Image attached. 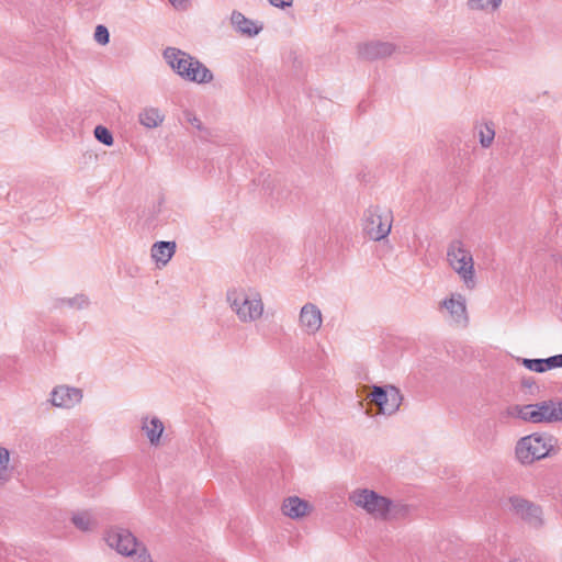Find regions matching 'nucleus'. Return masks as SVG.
Listing matches in <instances>:
<instances>
[{"label": "nucleus", "mask_w": 562, "mask_h": 562, "mask_svg": "<svg viewBox=\"0 0 562 562\" xmlns=\"http://www.w3.org/2000/svg\"><path fill=\"white\" fill-rule=\"evenodd\" d=\"M502 0H469L468 7L471 10H484L487 8L495 9L501 4Z\"/></svg>", "instance_id": "obj_26"}, {"label": "nucleus", "mask_w": 562, "mask_h": 562, "mask_svg": "<svg viewBox=\"0 0 562 562\" xmlns=\"http://www.w3.org/2000/svg\"><path fill=\"white\" fill-rule=\"evenodd\" d=\"M495 136V131L492 126L485 125L483 130L480 131V143L482 147H490Z\"/></svg>", "instance_id": "obj_27"}, {"label": "nucleus", "mask_w": 562, "mask_h": 562, "mask_svg": "<svg viewBox=\"0 0 562 562\" xmlns=\"http://www.w3.org/2000/svg\"><path fill=\"white\" fill-rule=\"evenodd\" d=\"M350 499L359 507L366 509L376 518L387 519L391 499L379 495L371 490H357L350 495Z\"/></svg>", "instance_id": "obj_7"}, {"label": "nucleus", "mask_w": 562, "mask_h": 562, "mask_svg": "<svg viewBox=\"0 0 562 562\" xmlns=\"http://www.w3.org/2000/svg\"><path fill=\"white\" fill-rule=\"evenodd\" d=\"M558 439L549 432H533L517 441L515 453L521 464H531L554 452Z\"/></svg>", "instance_id": "obj_2"}, {"label": "nucleus", "mask_w": 562, "mask_h": 562, "mask_svg": "<svg viewBox=\"0 0 562 562\" xmlns=\"http://www.w3.org/2000/svg\"><path fill=\"white\" fill-rule=\"evenodd\" d=\"M541 424L562 422V400H548L536 403Z\"/></svg>", "instance_id": "obj_13"}, {"label": "nucleus", "mask_w": 562, "mask_h": 562, "mask_svg": "<svg viewBox=\"0 0 562 562\" xmlns=\"http://www.w3.org/2000/svg\"><path fill=\"white\" fill-rule=\"evenodd\" d=\"M509 503L514 513L529 525L538 527L542 524L539 506L519 496H512Z\"/></svg>", "instance_id": "obj_9"}, {"label": "nucleus", "mask_w": 562, "mask_h": 562, "mask_svg": "<svg viewBox=\"0 0 562 562\" xmlns=\"http://www.w3.org/2000/svg\"><path fill=\"white\" fill-rule=\"evenodd\" d=\"M82 400V391L77 387L59 385L50 393V403L56 407L71 408Z\"/></svg>", "instance_id": "obj_10"}, {"label": "nucleus", "mask_w": 562, "mask_h": 562, "mask_svg": "<svg viewBox=\"0 0 562 562\" xmlns=\"http://www.w3.org/2000/svg\"><path fill=\"white\" fill-rule=\"evenodd\" d=\"M394 49V45L389 42H369L359 45L358 53L363 59L374 60L392 55Z\"/></svg>", "instance_id": "obj_12"}, {"label": "nucleus", "mask_w": 562, "mask_h": 562, "mask_svg": "<svg viewBox=\"0 0 562 562\" xmlns=\"http://www.w3.org/2000/svg\"><path fill=\"white\" fill-rule=\"evenodd\" d=\"M522 364L530 371L546 372L551 369L562 368V353L544 359H522Z\"/></svg>", "instance_id": "obj_16"}, {"label": "nucleus", "mask_w": 562, "mask_h": 562, "mask_svg": "<svg viewBox=\"0 0 562 562\" xmlns=\"http://www.w3.org/2000/svg\"><path fill=\"white\" fill-rule=\"evenodd\" d=\"M409 506L401 503L391 501L390 509L387 510V519H401L408 515Z\"/></svg>", "instance_id": "obj_23"}, {"label": "nucleus", "mask_w": 562, "mask_h": 562, "mask_svg": "<svg viewBox=\"0 0 562 562\" xmlns=\"http://www.w3.org/2000/svg\"><path fill=\"white\" fill-rule=\"evenodd\" d=\"M105 541L122 555L131 557L137 562H151L145 546L128 529L121 527L109 529Z\"/></svg>", "instance_id": "obj_3"}, {"label": "nucleus", "mask_w": 562, "mask_h": 562, "mask_svg": "<svg viewBox=\"0 0 562 562\" xmlns=\"http://www.w3.org/2000/svg\"><path fill=\"white\" fill-rule=\"evenodd\" d=\"M300 324L308 334H315L322 326L321 310L312 303H306L300 313Z\"/></svg>", "instance_id": "obj_14"}, {"label": "nucleus", "mask_w": 562, "mask_h": 562, "mask_svg": "<svg viewBox=\"0 0 562 562\" xmlns=\"http://www.w3.org/2000/svg\"><path fill=\"white\" fill-rule=\"evenodd\" d=\"M59 302L61 304H67L70 307H75L78 310H82L89 306V299L85 294H77L70 299H60Z\"/></svg>", "instance_id": "obj_25"}, {"label": "nucleus", "mask_w": 562, "mask_h": 562, "mask_svg": "<svg viewBox=\"0 0 562 562\" xmlns=\"http://www.w3.org/2000/svg\"><path fill=\"white\" fill-rule=\"evenodd\" d=\"M94 38L102 45L108 44L110 41L109 30L104 25H98L94 30Z\"/></svg>", "instance_id": "obj_29"}, {"label": "nucleus", "mask_w": 562, "mask_h": 562, "mask_svg": "<svg viewBox=\"0 0 562 562\" xmlns=\"http://www.w3.org/2000/svg\"><path fill=\"white\" fill-rule=\"evenodd\" d=\"M392 221L393 216L390 210L371 205L364 212L363 232L370 239L379 241L390 234Z\"/></svg>", "instance_id": "obj_5"}, {"label": "nucleus", "mask_w": 562, "mask_h": 562, "mask_svg": "<svg viewBox=\"0 0 562 562\" xmlns=\"http://www.w3.org/2000/svg\"><path fill=\"white\" fill-rule=\"evenodd\" d=\"M227 301L244 323L254 322L260 318L263 313V303L259 294L249 297L243 291L232 290L227 292Z\"/></svg>", "instance_id": "obj_4"}, {"label": "nucleus", "mask_w": 562, "mask_h": 562, "mask_svg": "<svg viewBox=\"0 0 562 562\" xmlns=\"http://www.w3.org/2000/svg\"><path fill=\"white\" fill-rule=\"evenodd\" d=\"M9 459H10L9 450L3 447H0V481L7 480V477H8L7 471H8Z\"/></svg>", "instance_id": "obj_28"}, {"label": "nucleus", "mask_w": 562, "mask_h": 562, "mask_svg": "<svg viewBox=\"0 0 562 562\" xmlns=\"http://www.w3.org/2000/svg\"><path fill=\"white\" fill-rule=\"evenodd\" d=\"M231 22L237 32L248 37L256 36L262 29L261 26H257L254 21L246 18L238 11H233Z\"/></svg>", "instance_id": "obj_19"}, {"label": "nucleus", "mask_w": 562, "mask_h": 562, "mask_svg": "<svg viewBox=\"0 0 562 562\" xmlns=\"http://www.w3.org/2000/svg\"><path fill=\"white\" fill-rule=\"evenodd\" d=\"M512 562H517V561H512Z\"/></svg>", "instance_id": "obj_33"}, {"label": "nucleus", "mask_w": 562, "mask_h": 562, "mask_svg": "<svg viewBox=\"0 0 562 562\" xmlns=\"http://www.w3.org/2000/svg\"><path fill=\"white\" fill-rule=\"evenodd\" d=\"M93 134L95 139L105 146H112L114 143L111 131L103 125L95 126Z\"/></svg>", "instance_id": "obj_24"}, {"label": "nucleus", "mask_w": 562, "mask_h": 562, "mask_svg": "<svg viewBox=\"0 0 562 562\" xmlns=\"http://www.w3.org/2000/svg\"><path fill=\"white\" fill-rule=\"evenodd\" d=\"M184 117H186L187 122L190 123L192 126H194L198 131L205 132L207 135H210L207 130L202 124L201 120L198 119L193 113L188 111L184 113Z\"/></svg>", "instance_id": "obj_30"}, {"label": "nucleus", "mask_w": 562, "mask_h": 562, "mask_svg": "<svg viewBox=\"0 0 562 562\" xmlns=\"http://www.w3.org/2000/svg\"><path fill=\"white\" fill-rule=\"evenodd\" d=\"M142 429L145 431L149 442L153 446H157L160 441L165 427L159 418L153 417L150 420H148V418L143 420Z\"/></svg>", "instance_id": "obj_21"}, {"label": "nucleus", "mask_w": 562, "mask_h": 562, "mask_svg": "<svg viewBox=\"0 0 562 562\" xmlns=\"http://www.w3.org/2000/svg\"><path fill=\"white\" fill-rule=\"evenodd\" d=\"M164 58L184 80L196 83H209L213 80L212 71L204 64L179 48L167 47L164 50Z\"/></svg>", "instance_id": "obj_1"}, {"label": "nucleus", "mask_w": 562, "mask_h": 562, "mask_svg": "<svg viewBox=\"0 0 562 562\" xmlns=\"http://www.w3.org/2000/svg\"><path fill=\"white\" fill-rule=\"evenodd\" d=\"M442 306L449 312L451 322L461 328L469 325L465 299L461 294L451 295L442 301Z\"/></svg>", "instance_id": "obj_11"}, {"label": "nucleus", "mask_w": 562, "mask_h": 562, "mask_svg": "<svg viewBox=\"0 0 562 562\" xmlns=\"http://www.w3.org/2000/svg\"><path fill=\"white\" fill-rule=\"evenodd\" d=\"M71 521L75 525V527L81 531H90L97 525L91 514L87 510L74 514L71 517Z\"/></svg>", "instance_id": "obj_22"}, {"label": "nucleus", "mask_w": 562, "mask_h": 562, "mask_svg": "<svg viewBox=\"0 0 562 562\" xmlns=\"http://www.w3.org/2000/svg\"><path fill=\"white\" fill-rule=\"evenodd\" d=\"M175 241H156L151 246V258L158 267L166 266L176 252Z\"/></svg>", "instance_id": "obj_18"}, {"label": "nucleus", "mask_w": 562, "mask_h": 562, "mask_svg": "<svg viewBox=\"0 0 562 562\" xmlns=\"http://www.w3.org/2000/svg\"><path fill=\"white\" fill-rule=\"evenodd\" d=\"M165 115L157 108H145L138 114V122L146 128H155L162 124Z\"/></svg>", "instance_id": "obj_20"}, {"label": "nucleus", "mask_w": 562, "mask_h": 562, "mask_svg": "<svg viewBox=\"0 0 562 562\" xmlns=\"http://www.w3.org/2000/svg\"><path fill=\"white\" fill-rule=\"evenodd\" d=\"M447 258L451 268L461 277L468 288L474 285V262L470 250L461 240H453L448 248Z\"/></svg>", "instance_id": "obj_6"}, {"label": "nucleus", "mask_w": 562, "mask_h": 562, "mask_svg": "<svg viewBox=\"0 0 562 562\" xmlns=\"http://www.w3.org/2000/svg\"><path fill=\"white\" fill-rule=\"evenodd\" d=\"M368 397L372 404L379 407L380 413L384 415L396 413L403 401L400 390L393 385H373Z\"/></svg>", "instance_id": "obj_8"}, {"label": "nucleus", "mask_w": 562, "mask_h": 562, "mask_svg": "<svg viewBox=\"0 0 562 562\" xmlns=\"http://www.w3.org/2000/svg\"><path fill=\"white\" fill-rule=\"evenodd\" d=\"M175 8H179L186 0H169Z\"/></svg>", "instance_id": "obj_32"}, {"label": "nucleus", "mask_w": 562, "mask_h": 562, "mask_svg": "<svg viewBox=\"0 0 562 562\" xmlns=\"http://www.w3.org/2000/svg\"><path fill=\"white\" fill-rule=\"evenodd\" d=\"M308 502L301 499L297 496H290L284 499L282 505V512L285 516L297 519L306 516L311 510Z\"/></svg>", "instance_id": "obj_15"}, {"label": "nucleus", "mask_w": 562, "mask_h": 562, "mask_svg": "<svg viewBox=\"0 0 562 562\" xmlns=\"http://www.w3.org/2000/svg\"><path fill=\"white\" fill-rule=\"evenodd\" d=\"M276 8L284 9L293 4V0H268Z\"/></svg>", "instance_id": "obj_31"}, {"label": "nucleus", "mask_w": 562, "mask_h": 562, "mask_svg": "<svg viewBox=\"0 0 562 562\" xmlns=\"http://www.w3.org/2000/svg\"><path fill=\"white\" fill-rule=\"evenodd\" d=\"M506 414L510 417L521 419L522 422L541 424L536 403L525 405H512L506 409Z\"/></svg>", "instance_id": "obj_17"}]
</instances>
